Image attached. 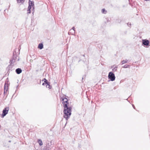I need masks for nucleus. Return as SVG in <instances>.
I'll return each instance as SVG.
<instances>
[{
	"instance_id": "obj_21",
	"label": "nucleus",
	"mask_w": 150,
	"mask_h": 150,
	"mask_svg": "<svg viewBox=\"0 0 150 150\" xmlns=\"http://www.w3.org/2000/svg\"><path fill=\"white\" fill-rule=\"evenodd\" d=\"M121 21V20L120 19H118L117 20V22L118 23H120Z\"/></svg>"
},
{
	"instance_id": "obj_5",
	"label": "nucleus",
	"mask_w": 150,
	"mask_h": 150,
	"mask_svg": "<svg viewBox=\"0 0 150 150\" xmlns=\"http://www.w3.org/2000/svg\"><path fill=\"white\" fill-rule=\"evenodd\" d=\"M9 110V108L8 107L5 108L2 111V113L1 115V117L3 118L8 113Z\"/></svg>"
},
{
	"instance_id": "obj_19",
	"label": "nucleus",
	"mask_w": 150,
	"mask_h": 150,
	"mask_svg": "<svg viewBox=\"0 0 150 150\" xmlns=\"http://www.w3.org/2000/svg\"><path fill=\"white\" fill-rule=\"evenodd\" d=\"M27 11H28L27 13L28 14H29L31 13L30 9H28Z\"/></svg>"
},
{
	"instance_id": "obj_23",
	"label": "nucleus",
	"mask_w": 150,
	"mask_h": 150,
	"mask_svg": "<svg viewBox=\"0 0 150 150\" xmlns=\"http://www.w3.org/2000/svg\"><path fill=\"white\" fill-rule=\"evenodd\" d=\"M127 25L129 27L131 26V24L130 23H127Z\"/></svg>"
},
{
	"instance_id": "obj_14",
	"label": "nucleus",
	"mask_w": 150,
	"mask_h": 150,
	"mask_svg": "<svg viewBox=\"0 0 150 150\" xmlns=\"http://www.w3.org/2000/svg\"><path fill=\"white\" fill-rule=\"evenodd\" d=\"M38 143L40 145L42 146L43 144L42 141L40 139H38Z\"/></svg>"
},
{
	"instance_id": "obj_27",
	"label": "nucleus",
	"mask_w": 150,
	"mask_h": 150,
	"mask_svg": "<svg viewBox=\"0 0 150 150\" xmlns=\"http://www.w3.org/2000/svg\"><path fill=\"white\" fill-rule=\"evenodd\" d=\"M113 66H112L111 67H112V68Z\"/></svg>"
},
{
	"instance_id": "obj_20",
	"label": "nucleus",
	"mask_w": 150,
	"mask_h": 150,
	"mask_svg": "<svg viewBox=\"0 0 150 150\" xmlns=\"http://www.w3.org/2000/svg\"><path fill=\"white\" fill-rule=\"evenodd\" d=\"M8 84H7V86L6 87V83H5V84H4V89L5 88H8Z\"/></svg>"
},
{
	"instance_id": "obj_12",
	"label": "nucleus",
	"mask_w": 150,
	"mask_h": 150,
	"mask_svg": "<svg viewBox=\"0 0 150 150\" xmlns=\"http://www.w3.org/2000/svg\"><path fill=\"white\" fill-rule=\"evenodd\" d=\"M17 1V3H21V4H23L25 0H16Z\"/></svg>"
},
{
	"instance_id": "obj_10",
	"label": "nucleus",
	"mask_w": 150,
	"mask_h": 150,
	"mask_svg": "<svg viewBox=\"0 0 150 150\" xmlns=\"http://www.w3.org/2000/svg\"><path fill=\"white\" fill-rule=\"evenodd\" d=\"M38 48L39 49L41 50L43 48V45L42 43H40L38 45Z\"/></svg>"
},
{
	"instance_id": "obj_1",
	"label": "nucleus",
	"mask_w": 150,
	"mask_h": 150,
	"mask_svg": "<svg viewBox=\"0 0 150 150\" xmlns=\"http://www.w3.org/2000/svg\"><path fill=\"white\" fill-rule=\"evenodd\" d=\"M61 100L64 108V117L67 120L71 115V108L68 107L69 104L68 99L65 97H63L61 98Z\"/></svg>"
},
{
	"instance_id": "obj_24",
	"label": "nucleus",
	"mask_w": 150,
	"mask_h": 150,
	"mask_svg": "<svg viewBox=\"0 0 150 150\" xmlns=\"http://www.w3.org/2000/svg\"><path fill=\"white\" fill-rule=\"evenodd\" d=\"M132 106H133V108L134 109H135V106H134V105L133 104H132Z\"/></svg>"
},
{
	"instance_id": "obj_13",
	"label": "nucleus",
	"mask_w": 150,
	"mask_h": 150,
	"mask_svg": "<svg viewBox=\"0 0 150 150\" xmlns=\"http://www.w3.org/2000/svg\"><path fill=\"white\" fill-rule=\"evenodd\" d=\"M75 28L74 27H73L70 30V31H73V33L72 34V35H74V34L75 33Z\"/></svg>"
},
{
	"instance_id": "obj_6",
	"label": "nucleus",
	"mask_w": 150,
	"mask_h": 150,
	"mask_svg": "<svg viewBox=\"0 0 150 150\" xmlns=\"http://www.w3.org/2000/svg\"><path fill=\"white\" fill-rule=\"evenodd\" d=\"M14 64H11V63L10 62V64L6 68V70H8V71L10 72V71H11L12 70V68L13 67Z\"/></svg>"
},
{
	"instance_id": "obj_25",
	"label": "nucleus",
	"mask_w": 150,
	"mask_h": 150,
	"mask_svg": "<svg viewBox=\"0 0 150 150\" xmlns=\"http://www.w3.org/2000/svg\"><path fill=\"white\" fill-rule=\"evenodd\" d=\"M145 1H149V0H144Z\"/></svg>"
},
{
	"instance_id": "obj_2",
	"label": "nucleus",
	"mask_w": 150,
	"mask_h": 150,
	"mask_svg": "<svg viewBox=\"0 0 150 150\" xmlns=\"http://www.w3.org/2000/svg\"><path fill=\"white\" fill-rule=\"evenodd\" d=\"M18 55V54H16V50H15V51L13 52V55L11 59L10 60V62L12 64H14L15 62L18 61L19 60Z\"/></svg>"
},
{
	"instance_id": "obj_8",
	"label": "nucleus",
	"mask_w": 150,
	"mask_h": 150,
	"mask_svg": "<svg viewBox=\"0 0 150 150\" xmlns=\"http://www.w3.org/2000/svg\"><path fill=\"white\" fill-rule=\"evenodd\" d=\"M22 70L21 68H18L16 70V73L18 74H19L21 73Z\"/></svg>"
},
{
	"instance_id": "obj_11",
	"label": "nucleus",
	"mask_w": 150,
	"mask_h": 150,
	"mask_svg": "<svg viewBox=\"0 0 150 150\" xmlns=\"http://www.w3.org/2000/svg\"><path fill=\"white\" fill-rule=\"evenodd\" d=\"M128 60L126 59L125 60H123L121 62L122 64H121V65H123V64L128 63Z\"/></svg>"
},
{
	"instance_id": "obj_7",
	"label": "nucleus",
	"mask_w": 150,
	"mask_h": 150,
	"mask_svg": "<svg viewBox=\"0 0 150 150\" xmlns=\"http://www.w3.org/2000/svg\"><path fill=\"white\" fill-rule=\"evenodd\" d=\"M149 40L146 39L142 40V44L145 46H147L149 45Z\"/></svg>"
},
{
	"instance_id": "obj_9",
	"label": "nucleus",
	"mask_w": 150,
	"mask_h": 150,
	"mask_svg": "<svg viewBox=\"0 0 150 150\" xmlns=\"http://www.w3.org/2000/svg\"><path fill=\"white\" fill-rule=\"evenodd\" d=\"M30 5L31 7H33L34 6V2L33 1H31L29 0L28 2V5Z\"/></svg>"
},
{
	"instance_id": "obj_28",
	"label": "nucleus",
	"mask_w": 150,
	"mask_h": 150,
	"mask_svg": "<svg viewBox=\"0 0 150 150\" xmlns=\"http://www.w3.org/2000/svg\"><path fill=\"white\" fill-rule=\"evenodd\" d=\"M149 1H150V0H149Z\"/></svg>"
},
{
	"instance_id": "obj_4",
	"label": "nucleus",
	"mask_w": 150,
	"mask_h": 150,
	"mask_svg": "<svg viewBox=\"0 0 150 150\" xmlns=\"http://www.w3.org/2000/svg\"><path fill=\"white\" fill-rule=\"evenodd\" d=\"M108 78L111 81H113L115 80V77L114 74L112 72H110L109 73Z\"/></svg>"
},
{
	"instance_id": "obj_22",
	"label": "nucleus",
	"mask_w": 150,
	"mask_h": 150,
	"mask_svg": "<svg viewBox=\"0 0 150 150\" xmlns=\"http://www.w3.org/2000/svg\"><path fill=\"white\" fill-rule=\"evenodd\" d=\"M31 6L30 5H28V9H31Z\"/></svg>"
},
{
	"instance_id": "obj_15",
	"label": "nucleus",
	"mask_w": 150,
	"mask_h": 150,
	"mask_svg": "<svg viewBox=\"0 0 150 150\" xmlns=\"http://www.w3.org/2000/svg\"><path fill=\"white\" fill-rule=\"evenodd\" d=\"M130 67V65L126 64V65H125L123 67H123V68H127L129 67Z\"/></svg>"
},
{
	"instance_id": "obj_17",
	"label": "nucleus",
	"mask_w": 150,
	"mask_h": 150,
	"mask_svg": "<svg viewBox=\"0 0 150 150\" xmlns=\"http://www.w3.org/2000/svg\"><path fill=\"white\" fill-rule=\"evenodd\" d=\"M117 67H115L112 69V71H116L117 70Z\"/></svg>"
},
{
	"instance_id": "obj_26",
	"label": "nucleus",
	"mask_w": 150,
	"mask_h": 150,
	"mask_svg": "<svg viewBox=\"0 0 150 150\" xmlns=\"http://www.w3.org/2000/svg\"><path fill=\"white\" fill-rule=\"evenodd\" d=\"M8 142H11V140H9L8 141Z\"/></svg>"
},
{
	"instance_id": "obj_18",
	"label": "nucleus",
	"mask_w": 150,
	"mask_h": 150,
	"mask_svg": "<svg viewBox=\"0 0 150 150\" xmlns=\"http://www.w3.org/2000/svg\"><path fill=\"white\" fill-rule=\"evenodd\" d=\"M8 90V88H5L4 89V94H5V93L7 92Z\"/></svg>"
},
{
	"instance_id": "obj_16",
	"label": "nucleus",
	"mask_w": 150,
	"mask_h": 150,
	"mask_svg": "<svg viewBox=\"0 0 150 150\" xmlns=\"http://www.w3.org/2000/svg\"><path fill=\"white\" fill-rule=\"evenodd\" d=\"M107 12L106 11L105 8H103L102 10V12L104 13H106Z\"/></svg>"
},
{
	"instance_id": "obj_3",
	"label": "nucleus",
	"mask_w": 150,
	"mask_h": 150,
	"mask_svg": "<svg viewBox=\"0 0 150 150\" xmlns=\"http://www.w3.org/2000/svg\"><path fill=\"white\" fill-rule=\"evenodd\" d=\"M42 81H44V82L42 83V85L44 86L45 85H46V87L47 88H48L49 89L52 88V86L50 85V83L45 78L43 79Z\"/></svg>"
}]
</instances>
